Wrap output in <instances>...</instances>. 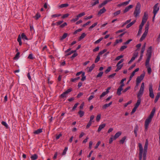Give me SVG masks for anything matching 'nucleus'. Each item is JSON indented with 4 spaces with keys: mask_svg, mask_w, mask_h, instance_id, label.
<instances>
[{
    "mask_svg": "<svg viewBox=\"0 0 160 160\" xmlns=\"http://www.w3.org/2000/svg\"><path fill=\"white\" fill-rule=\"evenodd\" d=\"M148 142L147 139L146 140L145 143L144 145V149L143 150V148L142 145L141 143H139L138 144V147L139 148V160H142V155L143 158V159H145L146 157V153L147 152V150L148 147Z\"/></svg>",
    "mask_w": 160,
    "mask_h": 160,
    "instance_id": "1",
    "label": "nucleus"
},
{
    "mask_svg": "<svg viewBox=\"0 0 160 160\" xmlns=\"http://www.w3.org/2000/svg\"><path fill=\"white\" fill-rule=\"evenodd\" d=\"M145 85L144 82H142L140 89L139 92L137 94V97L138 98L137 103H136L135 106L138 108L141 103V97L142 96L144 91Z\"/></svg>",
    "mask_w": 160,
    "mask_h": 160,
    "instance_id": "2",
    "label": "nucleus"
},
{
    "mask_svg": "<svg viewBox=\"0 0 160 160\" xmlns=\"http://www.w3.org/2000/svg\"><path fill=\"white\" fill-rule=\"evenodd\" d=\"M155 112V110L153 109L151 112L150 115L146 120L145 122V127L146 130H147L149 125L151 122Z\"/></svg>",
    "mask_w": 160,
    "mask_h": 160,
    "instance_id": "3",
    "label": "nucleus"
},
{
    "mask_svg": "<svg viewBox=\"0 0 160 160\" xmlns=\"http://www.w3.org/2000/svg\"><path fill=\"white\" fill-rule=\"evenodd\" d=\"M141 4L139 2H138L137 3L133 12V14L135 18H137L139 16V15L141 12Z\"/></svg>",
    "mask_w": 160,
    "mask_h": 160,
    "instance_id": "4",
    "label": "nucleus"
},
{
    "mask_svg": "<svg viewBox=\"0 0 160 160\" xmlns=\"http://www.w3.org/2000/svg\"><path fill=\"white\" fill-rule=\"evenodd\" d=\"M149 26V24L148 22L145 26V31L142 35L141 37L140 38V41L141 42L145 38L146 36H147Z\"/></svg>",
    "mask_w": 160,
    "mask_h": 160,
    "instance_id": "5",
    "label": "nucleus"
},
{
    "mask_svg": "<svg viewBox=\"0 0 160 160\" xmlns=\"http://www.w3.org/2000/svg\"><path fill=\"white\" fill-rule=\"evenodd\" d=\"M153 13L154 14V16L152 18L153 21H154L156 15L158 12L159 9V7L158 6V3H157L155 4L153 7Z\"/></svg>",
    "mask_w": 160,
    "mask_h": 160,
    "instance_id": "6",
    "label": "nucleus"
},
{
    "mask_svg": "<svg viewBox=\"0 0 160 160\" xmlns=\"http://www.w3.org/2000/svg\"><path fill=\"white\" fill-rule=\"evenodd\" d=\"M149 96L150 98H154V94L152 89V85L151 83L149 84Z\"/></svg>",
    "mask_w": 160,
    "mask_h": 160,
    "instance_id": "7",
    "label": "nucleus"
},
{
    "mask_svg": "<svg viewBox=\"0 0 160 160\" xmlns=\"http://www.w3.org/2000/svg\"><path fill=\"white\" fill-rule=\"evenodd\" d=\"M124 61V59H122L118 62L116 65L117 67V69L115 70L116 72H117L122 67L123 64L120 65V63Z\"/></svg>",
    "mask_w": 160,
    "mask_h": 160,
    "instance_id": "8",
    "label": "nucleus"
},
{
    "mask_svg": "<svg viewBox=\"0 0 160 160\" xmlns=\"http://www.w3.org/2000/svg\"><path fill=\"white\" fill-rule=\"evenodd\" d=\"M148 18V14L147 12H145L144 13V16L142 18L141 24H144L147 22Z\"/></svg>",
    "mask_w": 160,
    "mask_h": 160,
    "instance_id": "9",
    "label": "nucleus"
},
{
    "mask_svg": "<svg viewBox=\"0 0 160 160\" xmlns=\"http://www.w3.org/2000/svg\"><path fill=\"white\" fill-rule=\"evenodd\" d=\"M144 77V74H142L140 76L138 77L136 79V81L138 82H140L143 79Z\"/></svg>",
    "mask_w": 160,
    "mask_h": 160,
    "instance_id": "10",
    "label": "nucleus"
},
{
    "mask_svg": "<svg viewBox=\"0 0 160 160\" xmlns=\"http://www.w3.org/2000/svg\"><path fill=\"white\" fill-rule=\"evenodd\" d=\"M152 48L151 47H150L149 48L148 50H147V58H150L151 57L152 55Z\"/></svg>",
    "mask_w": 160,
    "mask_h": 160,
    "instance_id": "11",
    "label": "nucleus"
},
{
    "mask_svg": "<svg viewBox=\"0 0 160 160\" xmlns=\"http://www.w3.org/2000/svg\"><path fill=\"white\" fill-rule=\"evenodd\" d=\"M133 7V6L132 5H130L126 7L123 10V13H125L128 12L129 10L132 8Z\"/></svg>",
    "mask_w": 160,
    "mask_h": 160,
    "instance_id": "12",
    "label": "nucleus"
},
{
    "mask_svg": "<svg viewBox=\"0 0 160 160\" xmlns=\"http://www.w3.org/2000/svg\"><path fill=\"white\" fill-rule=\"evenodd\" d=\"M130 1V0H128L127 1L122 2V3L118 4V7H120L122 6H126L129 4Z\"/></svg>",
    "mask_w": 160,
    "mask_h": 160,
    "instance_id": "13",
    "label": "nucleus"
},
{
    "mask_svg": "<svg viewBox=\"0 0 160 160\" xmlns=\"http://www.w3.org/2000/svg\"><path fill=\"white\" fill-rule=\"evenodd\" d=\"M144 25V24H141L139 26V29L138 30V35H140L141 33H142V27Z\"/></svg>",
    "mask_w": 160,
    "mask_h": 160,
    "instance_id": "14",
    "label": "nucleus"
},
{
    "mask_svg": "<svg viewBox=\"0 0 160 160\" xmlns=\"http://www.w3.org/2000/svg\"><path fill=\"white\" fill-rule=\"evenodd\" d=\"M106 11V9L104 7H103L102 9H100L98 12V15L99 16H101V14L104 13Z\"/></svg>",
    "mask_w": 160,
    "mask_h": 160,
    "instance_id": "15",
    "label": "nucleus"
},
{
    "mask_svg": "<svg viewBox=\"0 0 160 160\" xmlns=\"http://www.w3.org/2000/svg\"><path fill=\"white\" fill-rule=\"evenodd\" d=\"M94 2H92L91 3V5L92 7H93L95 5L98 4L99 3V0H92Z\"/></svg>",
    "mask_w": 160,
    "mask_h": 160,
    "instance_id": "16",
    "label": "nucleus"
},
{
    "mask_svg": "<svg viewBox=\"0 0 160 160\" xmlns=\"http://www.w3.org/2000/svg\"><path fill=\"white\" fill-rule=\"evenodd\" d=\"M105 126L106 124L105 123L100 125L98 127V132H100L102 130V129L105 127Z\"/></svg>",
    "mask_w": 160,
    "mask_h": 160,
    "instance_id": "17",
    "label": "nucleus"
},
{
    "mask_svg": "<svg viewBox=\"0 0 160 160\" xmlns=\"http://www.w3.org/2000/svg\"><path fill=\"white\" fill-rule=\"evenodd\" d=\"M121 132H118L116 133L113 139L114 140L116 139L117 138H118L119 136H120L121 134Z\"/></svg>",
    "mask_w": 160,
    "mask_h": 160,
    "instance_id": "18",
    "label": "nucleus"
},
{
    "mask_svg": "<svg viewBox=\"0 0 160 160\" xmlns=\"http://www.w3.org/2000/svg\"><path fill=\"white\" fill-rule=\"evenodd\" d=\"M112 103V102H110L108 104H106L105 105H104L102 106V108L103 109H106L107 107H109L110 106Z\"/></svg>",
    "mask_w": 160,
    "mask_h": 160,
    "instance_id": "19",
    "label": "nucleus"
},
{
    "mask_svg": "<svg viewBox=\"0 0 160 160\" xmlns=\"http://www.w3.org/2000/svg\"><path fill=\"white\" fill-rule=\"evenodd\" d=\"M42 129H39L34 132V133L35 134H38L42 132Z\"/></svg>",
    "mask_w": 160,
    "mask_h": 160,
    "instance_id": "20",
    "label": "nucleus"
},
{
    "mask_svg": "<svg viewBox=\"0 0 160 160\" xmlns=\"http://www.w3.org/2000/svg\"><path fill=\"white\" fill-rule=\"evenodd\" d=\"M146 47V43H145L142 46L141 52V54L143 55V52L145 51Z\"/></svg>",
    "mask_w": 160,
    "mask_h": 160,
    "instance_id": "21",
    "label": "nucleus"
},
{
    "mask_svg": "<svg viewBox=\"0 0 160 160\" xmlns=\"http://www.w3.org/2000/svg\"><path fill=\"white\" fill-rule=\"evenodd\" d=\"M31 158L32 160H35L38 158V156L36 154H34L31 156Z\"/></svg>",
    "mask_w": 160,
    "mask_h": 160,
    "instance_id": "22",
    "label": "nucleus"
},
{
    "mask_svg": "<svg viewBox=\"0 0 160 160\" xmlns=\"http://www.w3.org/2000/svg\"><path fill=\"white\" fill-rule=\"evenodd\" d=\"M138 127L137 126H136L134 128V133L135 134L136 137H137V132L138 131Z\"/></svg>",
    "mask_w": 160,
    "mask_h": 160,
    "instance_id": "23",
    "label": "nucleus"
},
{
    "mask_svg": "<svg viewBox=\"0 0 160 160\" xmlns=\"http://www.w3.org/2000/svg\"><path fill=\"white\" fill-rule=\"evenodd\" d=\"M69 6L68 3H64L60 5L59 6V7L60 8H63L64 7H67Z\"/></svg>",
    "mask_w": 160,
    "mask_h": 160,
    "instance_id": "24",
    "label": "nucleus"
},
{
    "mask_svg": "<svg viewBox=\"0 0 160 160\" xmlns=\"http://www.w3.org/2000/svg\"><path fill=\"white\" fill-rule=\"evenodd\" d=\"M160 97V92H158L157 93V94L155 98V99L154 100V102L155 103L158 100L159 97Z\"/></svg>",
    "mask_w": 160,
    "mask_h": 160,
    "instance_id": "25",
    "label": "nucleus"
},
{
    "mask_svg": "<svg viewBox=\"0 0 160 160\" xmlns=\"http://www.w3.org/2000/svg\"><path fill=\"white\" fill-rule=\"evenodd\" d=\"M100 56H101V55H99V54L98 53V55H97L96 58L95 59V63H97L99 61V60L100 59Z\"/></svg>",
    "mask_w": 160,
    "mask_h": 160,
    "instance_id": "26",
    "label": "nucleus"
},
{
    "mask_svg": "<svg viewBox=\"0 0 160 160\" xmlns=\"http://www.w3.org/2000/svg\"><path fill=\"white\" fill-rule=\"evenodd\" d=\"M86 36V34L85 33H83L81 36L79 37V41L81 40V39L83 38Z\"/></svg>",
    "mask_w": 160,
    "mask_h": 160,
    "instance_id": "27",
    "label": "nucleus"
},
{
    "mask_svg": "<svg viewBox=\"0 0 160 160\" xmlns=\"http://www.w3.org/2000/svg\"><path fill=\"white\" fill-rule=\"evenodd\" d=\"M150 58H147L146 59V62H145V66H150L149 64V61H150Z\"/></svg>",
    "mask_w": 160,
    "mask_h": 160,
    "instance_id": "28",
    "label": "nucleus"
},
{
    "mask_svg": "<svg viewBox=\"0 0 160 160\" xmlns=\"http://www.w3.org/2000/svg\"><path fill=\"white\" fill-rule=\"evenodd\" d=\"M150 58H147L146 59V62H145V66H150L149 64V61H150Z\"/></svg>",
    "mask_w": 160,
    "mask_h": 160,
    "instance_id": "29",
    "label": "nucleus"
},
{
    "mask_svg": "<svg viewBox=\"0 0 160 160\" xmlns=\"http://www.w3.org/2000/svg\"><path fill=\"white\" fill-rule=\"evenodd\" d=\"M122 90V88L119 87L118 88V89L117 92V94L118 95L120 96L121 94V91Z\"/></svg>",
    "mask_w": 160,
    "mask_h": 160,
    "instance_id": "30",
    "label": "nucleus"
},
{
    "mask_svg": "<svg viewBox=\"0 0 160 160\" xmlns=\"http://www.w3.org/2000/svg\"><path fill=\"white\" fill-rule=\"evenodd\" d=\"M146 67L147 68L148 73L149 74H151V72H152V70H151V68L150 66H146Z\"/></svg>",
    "mask_w": 160,
    "mask_h": 160,
    "instance_id": "31",
    "label": "nucleus"
},
{
    "mask_svg": "<svg viewBox=\"0 0 160 160\" xmlns=\"http://www.w3.org/2000/svg\"><path fill=\"white\" fill-rule=\"evenodd\" d=\"M126 138V137L124 136V137H123L122 138V139L120 141V143L121 144H123L124 143Z\"/></svg>",
    "mask_w": 160,
    "mask_h": 160,
    "instance_id": "32",
    "label": "nucleus"
},
{
    "mask_svg": "<svg viewBox=\"0 0 160 160\" xmlns=\"http://www.w3.org/2000/svg\"><path fill=\"white\" fill-rule=\"evenodd\" d=\"M95 67L94 64H92L91 66H90L88 70V72H91L92 71V70Z\"/></svg>",
    "mask_w": 160,
    "mask_h": 160,
    "instance_id": "33",
    "label": "nucleus"
},
{
    "mask_svg": "<svg viewBox=\"0 0 160 160\" xmlns=\"http://www.w3.org/2000/svg\"><path fill=\"white\" fill-rule=\"evenodd\" d=\"M98 24V22H96L94 24H93L92 25H91L89 28V29L90 30H91L93 28L96 26Z\"/></svg>",
    "mask_w": 160,
    "mask_h": 160,
    "instance_id": "34",
    "label": "nucleus"
},
{
    "mask_svg": "<svg viewBox=\"0 0 160 160\" xmlns=\"http://www.w3.org/2000/svg\"><path fill=\"white\" fill-rule=\"evenodd\" d=\"M78 113L80 117L81 118L84 115V112L83 111L81 110L79 111L78 112Z\"/></svg>",
    "mask_w": 160,
    "mask_h": 160,
    "instance_id": "35",
    "label": "nucleus"
},
{
    "mask_svg": "<svg viewBox=\"0 0 160 160\" xmlns=\"http://www.w3.org/2000/svg\"><path fill=\"white\" fill-rule=\"evenodd\" d=\"M20 55V53L19 52H18L16 55H15V56L14 57L13 59L15 60H17L19 58V56Z\"/></svg>",
    "mask_w": 160,
    "mask_h": 160,
    "instance_id": "36",
    "label": "nucleus"
},
{
    "mask_svg": "<svg viewBox=\"0 0 160 160\" xmlns=\"http://www.w3.org/2000/svg\"><path fill=\"white\" fill-rule=\"evenodd\" d=\"M2 124L4 126L7 128H8V125L7 124L6 122L4 121H2L1 122Z\"/></svg>",
    "mask_w": 160,
    "mask_h": 160,
    "instance_id": "37",
    "label": "nucleus"
},
{
    "mask_svg": "<svg viewBox=\"0 0 160 160\" xmlns=\"http://www.w3.org/2000/svg\"><path fill=\"white\" fill-rule=\"evenodd\" d=\"M103 72H99L96 76L97 78H101L102 76Z\"/></svg>",
    "mask_w": 160,
    "mask_h": 160,
    "instance_id": "38",
    "label": "nucleus"
},
{
    "mask_svg": "<svg viewBox=\"0 0 160 160\" xmlns=\"http://www.w3.org/2000/svg\"><path fill=\"white\" fill-rule=\"evenodd\" d=\"M82 78L81 80L83 81L86 79V76L85 75V72H83L82 74Z\"/></svg>",
    "mask_w": 160,
    "mask_h": 160,
    "instance_id": "39",
    "label": "nucleus"
},
{
    "mask_svg": "<svg viewBox=\"0 0 160 160\" xmlns=\"http://www.w3.org/2000/svg\"><path fill=\"white\" fill-rule=\"evenodd\" d=\"M123 57V55H121L117 57L115 59V61H118L120 60L121 58H122Z\"/></svg>",
    "mask_w": 160,
    "mask_h": 160,
    "instance_id": "40",
    "label": "nucleus"
},
{
    "mask_svg": "<svg viewBox=\"0 0 160 160\" xmlns=\"http://www.w3.org/2000/svg\"><path fill=\"white\" fill-rule=\"evenodd\" d=\"M67 94L65 92H64L60 95V97L62 98H66L67 97Z\"/></svg>",
    "mask_w": 160,
    "mask_h": 160,
    "instance_id": "41",
    "label": "nucleus"
},
{
    "mask_svg": "<svg viewBox=\"0 0 160 160\" xmlns=\"http://www.w3.org/2000/svg\"><path fill=\"white\" fill-rule=\"evenodd\" d=\"M79 104V103L78 102L76 103V104H75V105H74V106L72 108V111H74L75 109H76V108L77 107L78 105Z\"/></svg>",
    "mask_w": 160,
    "mask_h": 160,
    "instance_id": "42",
    "label": "nucleus"
},
{
    "mask_svg": "<svg viewBox=\"0 0 160 160\" xmlns=\"http://www.w3.org/2000/svg\"><path fill=\"white\" fill-rule=\"evenodd\" d=\"M138 52L137 51V50L135 51L134 52L133 54V56L132 57L136 58L138 56Z\"/></svg>",
    "mask_w": 160,
    "mask_h": 160,
    "instance_id": "43",
    "label": "nucleus"
},
{
    "mask_svg": "<svg viewBox=\"0 0 160 160\" xmlns=\"http://www.w3.org/2000/svg\"><path fill=\"white\" fill-rule=\"evenodd\" d=\"M61 16V14H58L52 15L51 16V17L52 18H55L58 17H59Z\"/></svg>",
    "mask_w": 160,
    "mask_h": 160,
    "instance_id": "44",
    "label": "nucleus"
},
{
    "mask_svg": "<svg viewBox=\"0 0 160 160\" xmlns=\"http://www.w3.org/2000/svg\"><path fill=\"white\" fill-rule=\"evenodd\" d=\"M41 17V15L40 14L37 13L36 14L35 16H34V18L36 20H38L40 17Z\"/></svg>",
    "mask_w": 160,
    "mask_h": 160,
    "instance_id": "45",
    "label": "nucleus"
},
{
    "mask_svg": "<svg viewBox=\"0 0 160 160\" xmlns=\"http://www.w3.org/2000/svg\"><path fill=\"white\" fill-rule=\"evenodd\" d=\"M67 36H68V34L67 33H64L63 34V35H62V37H61V39L63 40V39H64L67 37Z\"/></svg>",
    "mask_w": 160,
    "mask_h": 160,
    "instance_id": "46",
    "label": "nucleus"
},
{
    "mask_svg": "<svg viewBox=\"0 0 160 160\" xmlns=\"http://www.w3.org/2000/svg\"><path fill=\"white\" fill-rule=\"evenodd\" d=\"M21 37L22 38L27 40L28 38L26 36V35L24 33H22L21 34Z\"/></svg>",
    "mask_w": 160,
    "mask_h": 160,
    "instance_id": "47",
    "label": "nucleus"
},
{
    "mask_svg": "<svg viewBox=\"0 0 160 160\" xmlns=\"http://www.w3.org/2000/svg\"><path fill=\"white\" fill-rule=\"evenodd\" d=\"M121 13V11L120 10H118L115 12L113 13V15L114 16H116L119 14H120Z\"/></svg>",
    "mask_w": 160,
    "mask_h": 160,
    "instance_id": "48",
    "label": "nucleus"
},
{
    "mask_svg": "<svg viewBox=\"0 0 160 160\" xmlns=\"http://www.w3.org/2000/svg\"><path fill=\"white\" fill-rule=\"evenodd\" d=\"M68 149V148L67 147H65L64 150H63V151L62 153V155H64L66 154V152L67 151Z\"/></svg>",
    "mask_w": 160,
    "mask_h": 160,
    "instance_id": "49",
    "label": "nucleus"
},
{
    "mask_svg": "<svg viewBox=\"0 0 160 160\" xmlns=\"http://www.w3.org/2000/svg\"><path fill=\"white\" fill-rule=\"evenodd\" d=\"M107 51L106 49H104L103 50L100 51L98 53L101 55H102L105 52Z\"/></svg>",
    "mask_w": 160,
    "mask_h": 160,
    "instance_id": "50",
    "label": "nucleus"
},
{
    "mask_svg": "<svg viewBox=\"0 0 160 160\" xmlns=\"http://www.w3.org/2000/svg\"><path fill=\"white\" fill-rule=\"evenodd\" d=\"M111 1H112V0H105L102 3L103 5L104 6L108 2H109Z\"/></svg>",
    "mask_w": 160,
    "mask_h": 160,
    "instance_id": "51",
    "label": "nucleus"
},
{
    "mask_svg": "<svg viewBox=\"0 0 160 160\" xmlns=\"http://www.w3.org/2000/svg\"><path fill=\"white\" fill-rule=\"evenodd\" d=\"M85 14V13L84 12H82L80 14H79L77 16L79 18L80 17H82V16L84 15Z\"/></svg>",
    "mask_w": 160,
    "mask_h": 160,
    "instance_id": "52",
    "label": "nucleus"
},
{
    "mask_svg": "<svg viewBox=\"0 0 160 160\" xmlns=\"http://www.w3.org/2000/svg\"><path fill=\"white\" fill-rule=\"evenodd\" d=\"M28 58L30 59H33L34 57L33 56V54L32 53L29 54L28 57Z\"/></svg>",
    "mask_w": 160,
    "mask_h": 160,
    "instance_id": "53",
    "label": "nucleus"
},
{
    "mask_svg": "<svg viewBox=\"0 0 160 160\" xmlns=\"http://www.w3.org/2000/svg\"><path fill=\"white\" fill-rule=\"evenodd\" d=\"M139 68H137L131 74L132 75L134 76L135 75V73L136 72H137L139 71Z\"/></svg>",
    "mask_w": 160,
    "mask_h": 160,
    "instance_id": "54",
    "label": "nucleus"
},
{
    "mask_svg": "<svg viewBox=\"0 0 160 160\" xmlns=\"http://www.w3.org/2000/svg\"><path fill=\"white\" fill-rule=\"evenodd\" d=\"M79 19V18L77 16L75 18H73L71 20V21L72 22H75L77 21Z\"/></svg>",
    "mask_w": 160,
    "mask_h": 160,
    "instance_id": "55",
    "label": "nucleus"
},
{
    "mask_svg": "<svg viewBox=\"0 0 160 160\" xmlns=\"http://www.w3.org/2000/svg\"><path fill=\"white\" fill-rule=\"evenodd\" d=\"M103 39L102 38H100L98 40H97L94 43L95 44L98 43L99 42H100Z\"/></svg>",
    "mask_w": 160,
    "mask_h": 160,
    "instance_id": "56",
    "label": "nucleus"
},
{
    "mask_svg": "<svg viewBox=\"0 0 160 160\" xmlns=\"http://www.w3.org/2000/svg\"><path fill=\"white\" fill-rule=\"evenodd\" d=\"M107 93L106 92H103L102 94L100 96V98H101L103 97H104L105 95H106Z\"/></svg>",
    "mask_w": 160,
    "mask_h": 160,
    "instance_id": "57",
    "label": "nucleus"
},
{
    "mask_svg": "<svg viewBox=\"0 0 160 160\" xmlns=\"http://www.w3.org/2000/svg\"><path fill=\"white\" fill-rule=\"evenodd\" d=\"M132 101L131 100H130V101H129L128 102H127V103H126L124 104V107H127L128 105L132 103Z\"/></svg>",
    "mask_w": 160,
    "mask_h": 160,
    "instance_id": "58",
    "label": "nucleus"
},
{
    "mask_svg": "<svg viewBox=\"0 0 160 160\" xmlns=\"http://www.w3.org/2000/svg\"><path fill=\"white\" fill-rule=\"evenodd\" d=\"M67 25V23L66 22H64L63 24H62L60 26V27L62 28H63L64 27Z\"/></svg>",
    "mask_w": 160,
    "mask_h": 160,
    "instance_id": "59",
    "label": "nucleus"
},
{
    "mask_svg": "<svg viewBox=\"0 0 160 160\" xmlns=\"http://www.w3.org/2000/svg\"><path fill=\"white\" fill-rule=\"evenodd\" d=\"M111 69V67H108V68L106 70L105 72L106 73H108V72H109L110 71Z\"/></svg>",
    "mask_w": 160,
    "mask_h": 160,
    "instance_id": "60",
    "label": "nucleus"
},
{
    "mask_svg": "<svg viewBox=\"0 0 160 160\" xmlns=\"http://www.w3.org/2000/svg\"><path fill=\"white\" fill-rule=\"evenodd\" d=\"M127 48V46H122L120 48V50L121 51H122L124 49Z\"/></svg>",
    "mask_w": 160,
    "mask_h": 160,
    "instance_id": "61",
    "label": "nucleus"
},
{
    "mask_svg": "<svg viewBox=\"0 0 160 160\" xmlns=\"http://www.w3.org/2000/svg\"><path fill=\"white\" fill-rule=\"evenodd\" d=\"M101 115L100 114H98L97 116V117H96V120L97 121H99L100 120V118H101Z\"/></svg>",
    "mask_w": 160,
    "mask_h": 160,
    "instance_id": "62",
    "label": "nucleus"
},
{
    "mask_svg": "<svg viewBox=\"0 0 160 160\" xmlns=\"http://www.w3.org/2000/svg\"><path fill=\"white\" fill-rule=\"evenodd\" d=\"M122 42V39H121L119 40L117 39L115 41V44L118 43L119 42Z\"/></svg>",
    "mask_w": 160,
    "mask_h": 160,
    "instance_id": "63",
    "label": "nucleus"
},
{
    "mask_svg": "<svg viewBox=\"0 0 160 160\" xmlns=\"http://www.w3.org/2000/svg\"><path fill=\"white\" fill-rule=\"evenodd\" d=\"M62 136V134L61 133H60L58 135L56 134V139L57 140H58L59 138L61 137Z\"/></svg>",
    "mask_w": 160,
    "mask_h": 160,
    "instance_id": "64",
    "label": "nucleus"
}]
</instances>
